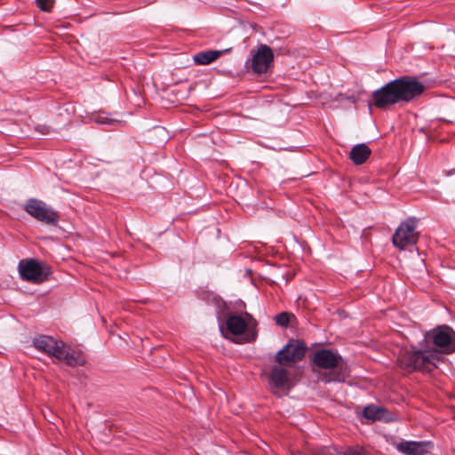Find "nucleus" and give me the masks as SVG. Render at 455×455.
<instances>
[{"instance_id": "nucleus-1", "label": "nucleus", "mask_w": 455, "mask_h": 455, "mask_svg": "<svg viewBox=\"0 0 455 455\" xmlns=\"http://www.w3.org/2000/svg\"><path fill=\"white\" fill-rule=\"evenodd\" d=\"M425 91V85L417 78L403 76L390 81L371 94L372 104L379 109H387L399 102H410L418 99Z\"/></svg>"}, {"instance_id": "nucleus-2", "label": "nucleus", "mask_w": 455, "mask_h": 455, "mask_svg": "<svg viewBox=\"0 0 455 455\" xmlns=\"http://www.w3.org/2000/svg\"><path fill=\"white\" fill-rule=\"evenodd\" d=\"M312 363L321 369L328 370L322 377L324 382H344L349 376L348 368L343 363L341 356L330 349L316 351Z\"/></svg>"}, {"instance_id": "nucleus-3", "label": "nucleus", "mask_w": 455, "mask_h": 455, "mask_svg": "<svg viewBox=\"0 0 455 455\" xmlns=\"http://www.w3.org/2000/svg\"><path fill=\"white\" fill-rule=\"evenodd\" d=\"M435 360V355L427 351L405 349L398 356L397 364L409 373L416 371L430 372L436 368Z\"/></svg>"}, {"instance_id": "nucleus-4", "label": "nucleus", "mask_w": 455, "mask_h": 455, "mask_svg": "<svg viewBox=\"0 0 455 455\" xmlns=\"http://www.w3.org/2000/svg\"><path fill=\"white\" fill-rule=\"evenodd\" d=\"M416 226L417 220L415 218H409L403 221L393 235L392 243L394 246L403 251L409 246L415 245L419 240Z\"/></svg>"}, {"instance_id": "nucleus-5", "label": "nucleus", "mask_w": 455, "mask_h": 455, "mask_svg": "<svg viewBox=\"0 0 455 455\" xmlns=\"http://www.w3.org/2000/svg\"><path fill=\"white\" fill-rule=\"evenodd\" d=\"M23 208L28 214L40 222L52 226L58 224V213L41 200L30 198Z\"/></svg>"}, {"instance_id": "nucleus-6", "label": "nucleus", "mask_w": 455, "mask_h": 455, "mask_svg": "<svg viewBox=\"0 0 455 455\" xmlns=\"http://www.w3.org/2000/svg\"><path fill=\"white\" fill-rule=\"evenodd\" d=\"M307 345L300 339H291L275 355V361L281 365L292 364L301 361L307 352Z\"/></svg>"}, {"instance_id": "nucleus-7", "label": "nucleus", "mask_w": 455, "mask_h": 455, "mask_svg": "<svg viewBox=\"0 0 455 455\" xmlns=\"http://www.w3.org/2000/svg\"><path fill=\"white\" fill-rule=\"evenodd\" d=\"M33 343L36 349L57 360H63L68 355L65 344L51 336L41 335L36 338Z\"/></svg>"}, {"instance_id": "nucleus-8", "label": "nucleus", "mask_w": 455, "mask_h": 455, "mask_svg": "<svg viewBox=\"0 0 455 455\" xmlns=\"http://www.w3.org/2000/svg\"><path fill=\"white\" fill-rule=\"evenodd\" d=\"M431 338L435 346L443 349L446 353L455 351V331L448 325L435 328L431 332Z\"/></svg>"}, {"instance_id": "nucleus-9", "label": "nucleus", "mask_w": 455, "mask_h": 455, "mask_svg": "<svg viewBox=\"0 0 455 455\" xmlns=\"http://www.w3.org/2000/svg\"><path fill=\"white\" fill-rule=\"evenodd\" d=\"M273 60L272 49L267 44H260L252 55L251 70L258 75L264 74L267 71Z\"/></svg>"}, {"instance_id": "nucleus-10", "label": "nucleus", "mask_w": 455, "mask_h": 455, "mask_svg": "<svg viewBox=\"0 0 455 455\" xmlns=\"http://www.w3.org/2000/svg\"><path fill=\"white\" fill-rule=\"evenodd\" d=\"M19 273L22 279L35 283L44 280L42 265L35 259H22L19 263Z\"/></svg>"}, {"instance_id": "nucleus-11", "label": "nucleus", "mask_w": 455, "mask_h": 455, "mask_svg": "<svg viewBox=\"0 0 455 455\" xmlns=\"http://www.w3.org/2000/svg\"><path fill=\"white\" fill-rule=\"evenodd\" d=\"M396 450L404 455H426L431 447L430 442L403 441L398 443Z\"/></svg>"}, {"instance_id": "nucleus-12", "label": "nucleus", "mask_w": 455, "mask_h": 455, "mask_svg": "<svg viewBox=\"0 0 455 455\" xmlns=\"http://www.w3.org/2000/svg\"><path fill=\"white\" fill-rule=\"evenodd\" d=\"M290 381L289 372L281 364L274 365L269 374V385L272 390L284 388Z\"/></svg>"}, {"instance_id": "nucleus-13", "label": "nucleus", "mask_w": 455, "mask_h": 455, "mask_svg": "<svg viewBox=\"0 0 455 455\" xmlns=\"http://www.w3.org/2000/svg\"><path fill=\"white\" fill-rule=\"evenodd\" d=\"M227 330L233 335L237 336L244 333L247 330L249 323L241 315H231L226 321Z\"/></svg>"}, {"instance_id": "nucleus-14", "label": "nucleus", "mask_w": 455, "mask_h": 455, "mask_svg": "<svg viewBox=\"0 0 455 455\" xmlns=\"http://www.w3.org/2000/svg\"><path fill=\"white\" fill-rule=\"evenodd\" d=\"M371 155V148L364 143L355 145L349 153L350 160L356 165L364 164Z\"/></svg>"}, {"instance_id": "nucleus-15", "label": "nucleus", "mask_w": 455, "mask_h": 455, "mask_svg": "<svg viewBox=\"0 0 455 455\" xmlns=\"http://www.w3.org/2000/svg\"><path fill=\"white\" fill-rule=\"evenodd\" d=\"M221 54V51L210 50L195 54L193 59L195 63L198 65H209L220 57Z\"/></svg>"}, {"instance_id": "nucleus-16", "label": "nucleus", "mask_w": 455, "mask_h": 455, "mask_svg": "<svg viewBox=\"0 0 455 455\" xmlns=\"http://www.w3.org/2000/svg\"><path fill=\"white\" fill-rule=\"evenodd\" d=\"M87 119L89 122L109 126H113L121 123L120 120L110 117V115L104 111L92 113L89 116H87Z\"/></svg>"}, {"instance_id": "nucleus-17", "label": "nucleus", "mask_w": 455, "mask_h": 455, "mask_svg": "<svg viewBox=\"0 0 455 455\" xmlns=\"http://www.w3.org/2000/svg\"><path fill=\"white\" fill-rule=\"evenodd\" d=\"M387 412V410L381 406L368 405L364 407L363 415L367 419L377 421L384 419Z\"/></svg>"}, {"instance_id": "nucleus-18", "label": "nucleus", "mask_w": 455, "mask_h": 455, "mask_svg": "<svg viewBox=\"0 0 455 455\" xmlns=\"http://www.w3.org/2000/svg\"><path fill=\"white\" fill-rule=\"evenodd\" d=\"M291 318H294L293 314H291L288 312H282V313L277 314L275 316V321L277 325H280L282 327H286V326H288V324L291 321Z\"/></svg>"}, {"instance_id": "nucleus-19", "label": "nucleus", "mask_w": 455, "mask_h": 455, "mask_svg": "<svg viewBox=\"0 0 455 455\" xmlns=\"http://www.w3.org/2000/svg\"><path fill=\"white\" fill-rule=\"evenodd\" d=\"M199 297L203 300H205L207 303H213L218 306L220 304V302H222L219 296L211 291H202Z\"/></svg>"}, {"instance_id": "nucleus-20", "label": "nucleus", "mask_w": 455, "mask_h": 455, "mask_svg": "<svg viewBox=\"0 0 455 455\" xmlns=\"http://www.w3.org/2000/svg\"><path fill=\"white\" fill-rule=\"evenodd\" d=\"M37 6L44 12H49L53 7L54 0H36Z\"/></svg>"}, {"instance_id": "nucleus-21", "label": "nucleus", "mask_w": 455, "mask_h": 455, "mask_svg": "<svg viewBox=\"0 0 455 455\" xmlns=\"http://www.w3.org/2000/svg\"><path fill=\"white\" fill-rule=\"evenodd\" d=\"M36 131H37L42 135H47L50 133L51 128L46 124H37L35 127Z\"/></svg>"}, {"instance_id": "nucleus-22", "label": "nucleus", "mask_w": 455, "mask_h": 455, "mask_svg": "<svg viewBox=\"0 0 455 455\" xmlns=\"http://www.w3.org/2000/svg\"><path fill=\"white\" fill-rule=\"evenodd\" d=\"M344 455H365L363 451L360 448H355L347 451Z\"/></svg>"}, {"instance_id": "nucleus-23", "label": "nucleus", "mask_w": 455, "mask_h": 455, "mask_svg": "<svg viewBox=\"0 0 455 455\" xmlns=\"http://www.w3.org/2000/svg\"><path fill=\"white\" fill-rule=\"evenodd\" d=\"M255 338H256V333L253 332L252 334L250 335V337L248 339H246V340L248 342H251V341H253L255 339Z\"/></svg>"}, {"instance_id": "nucleus-24", "label": "nucleus", "mask_w": 455, "mask_h": 455, "mask_svg": "<svg viewBox=\"0 0 455 455\" xmlns=\"http://www.w3.org/2000/svg\"><path fill=\"white\" fill-rule=\"evenodd\" d=\"M246 316H247L248 318H250V319L251 318V315H250V314H246Z\"/></svg>"}]
</instances>
